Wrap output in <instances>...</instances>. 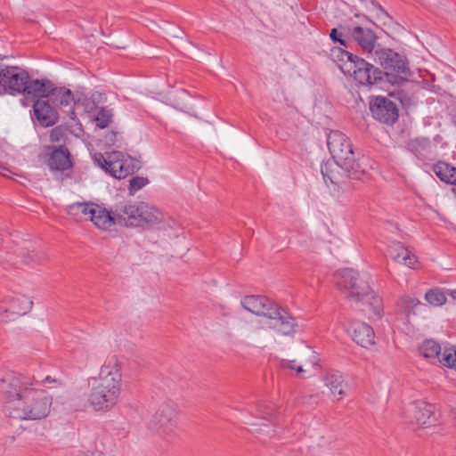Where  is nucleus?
I'll return each mask as SVG.
<instances>
[{"mask_svg":"<svg viewBox=\"0 0 456 456\" xmlns=\"http://www.w3.org/2000/svg\"><path fill=\"white\" fill-rule=\"evenodd\" d=\"M33 378L9 370H0V395L6 416L19 421H39L51 412L53 397L36 387Z\"/></svg>","mask_w":456,"mask_h":456,"instance_id":"1","label":"nucleus"},{"mask_svg":"<svg viewBox=\"0 0 456 456\" xmlns=\"http://www.w3.org/2000/svg\"><path fill=\"white\" fill-rule=\"evenodd\" d=\"M121 388V364L113 355L104 362L98 377L93 379L87 403L95 411H109L118 403Z\"/></svg>","mask_w":456,"mask_h":456,"instance_id":"2","label":"nucleus"},{"mask_svg":"<svg viewBox=\"0 0 456 456\" xmlns=\"http://www.w3.org/2000/svg\"><path fill=\"white\" fill-rule=\"evenodd\" d=\"M334 282L345 297L352 304H365L370 319H379L383 314V304L374 294L367 274H360L354 269H342L335 273Z\"/></svg>","mask_w":456,"mask_h":456,"instance_id":"3","label":"nucleus"},{"mask_svg":"<svg viewBox=\"0 0 456 456\" xmlns=\"http://www.w3.org/2000/svg\"><path fill=\"white\" fill-rule=\"evenodd\" d=\"M240 304L242 307L265 320L263 325L285 337H293L297 333V322L286 309L264 296H246Z\"/></svg>","mask_w":456,"mask_h":456,"instance_id":"4","label":"nucleus"},{"mask_svg":"<svg viewBox=\"0 0 456 456\" xmlns=\"http://www.w3.org/2000/svg\"><path fill=\"white\" fill-rule=\"evenodd\" d=\"M118 213V225L126 227L151 229L164 219L161 211L144 201L120 203Z\"/></svg>","mask_w":456,"mask_h":456,"instance_id":"5","label":"nucleus"},{"mask_svg":"<svg viewBox=\"0 0 456 456\" xmlns=\"http://www.w3.org/2000/svg\"><path fill=\"white\" fill-rule=\"evenodd\" d=\"M327 145L334 163L340 167L349 178L360 180L362 171L360 165L355 162L352 144L346 134L338 130L330 131L327 135Z\"/></svg>","mask_w":456,"mask_h":456,"instance_id":"6","label":"nucleus"},{"mask_svg":"<svg viewBox=\"0 0 456 456\" xmlns=\"http://www.w3.org/2000/svg\"><path fill=\"white\" fill-rule=\"evenodd\" d=\"M93 159L106 173L117 179L126 178L138 169L135 160L130 157H125L120 151H112L107 153V156L94 153Z\"/></svg>","mask_w":456,"mask_h":456,"instance_id":"7","label":"nucleus"},{"mask_svg":"<svg viewBox=\"0 0 456 456\" xmlns=\"http://www.w3.org/2000/svg\"><path fill=\"white\" fill-rule=\"evenodd\" d=\"M33 301L22 294H8L0 300V322L15 321L30 312Z\"/></svg>","mask_w":456,"mask_h":456,"instance_id":"8","label":"nucleus"},{"mask_svg":"<svg viewBox=\"0 0 456 456\" xmlns=\"http://www.w3.org/2000/svg\"><path fill=\"white\" fill-rule=\"evenodd\" d=\"M319 362L317 354L309 346H305L299 354L298 360L282 359L280 366L282 369L295 370L296 376L299 379H306L319 369Z\"/></svg>","mask_w":456,"mask_h":456,"instance_id":"9","label":"nucleus"},{"mask_svg":"<svg viewBox=\"0 0 456 456\" xmlns=\"http://www.w3.org/2000/svg\"><path fill=\"white\" fill-rule=\"evenodd\" d=\"M40 159L53 173L64 174L73 167L71 154L66 146L45 145L39 155Z\"/></svg>","mask_w":456,"mask_h":456,"instance_id":"10","label":"nucleus"},{"mask_svg":"<svg viewBox=\"0 0 456 456\" xmlns=\"http://www.w3.org/2000/svg\"><path fill=\"white\" fill-rule=\"evenodd\" d=\"M28 73L16 66H5L0 69V95L16 94L26 91Z\"/></svg>","mask_w":456,"mask_h":456,"instance_id":"11","label":"nucleus"},{"mask_svg":"<svg viewBox=\"0 0 456 456\" xmlns=\"http://www.w3.org/2000/svg\"><path fill=\"white\" fill-rule=\"evenodd\" d=\"M178 408L174 403L162 404L149 422V428L161 435L172 434L177 426Z\"/></svg>","mask_w":456,"mask_h":456,"instance_id":"12","label":"nucleus"},{"mask_svg":"<svg viewBox=\"0 0 456 456\" xmlns=\"http://www.w3.org/2000/svg\"><path fill=\"white\" fill-rule=\"evenodd\" d=\"M405 418L413 428H429L437 421L435 406L425 401L412 402L407 409Z\"/></svg>","mask_w":456,"mask_h":456,"instance_id":"13","label":"nucleus"},{"mask_svg":"<svg viewBox=\"0 0 456 456\" xmlns=\"http://www.w3.org/2000/svg\"><path fill=\"white\" fill-rule=\"evenodd\" d=\"M381 71L362 58H356L350 72L345 73L353 77L362 86H372L381 79Z\"/></svg>","mask_w":456,"mask_h":456,"instance_id":"14","label":"nucleus"},{"mask_svg":"<svg viewBox=\"0 0 456 456\" xmlns=\"http://www.w3.org/2000/svg\"><path fill=\"white\" fill-rule=\"evenodd\" d=\"M375 61L385 69L402 74L410 75V69L405 60L391 49H380L374 52Z\"/></svg>","mask_w":456,"mask_h":456,"instance_id":"15","label":"nucleus"},{"mask_svg":"<svg viewBox=\"0 0 456 456\" xmlns=\"http://www.w3.org/2000/svg\"><path fill=\"white\" fill-rule=\"evenodd\" d=\"M370 109L373 118L379 122L392 125L398 118L396 105L386 97H375L370 103Z\"/></svg>","mask_w":456,"mask_h":456,"instance_id":"16","label":"nucleus"},{"mask_svg":"<svg viewBox=\"0 0 456 456\" xmlns=\"http://www.w3.org/2000/svg\"><path fill=\"white\" fill-rule=\"evenodd\" d=\"M118 205L114 207L112 211L95 205L90 216V220L96 227L102 230H110L114 225L118 224Z\"/></svg>","mask_w":456,"mask_h":456,"instance_id":"17","label":"nucleus"},{"mask_svg":"<svg viewBox=\"0 0 456 456\" xmlns=\"http://www.w3.org/2000/svg\"><path fill=\"white\" fill-rule=\"evenodd\" d=\"M353 340L362 347L368 348L375 344L373 329L362 322H354L347 330Z\"/></svg>","mask_w":456,"mask_h":456,"instance_id":"18","label":"nucleus"},{"mask_svg":"<svg viewBox=\"0 0 456 456\" xmlns=\"http://www.w3.org/2000/svg\"><path fill=\"white\" fill-rule=\"evenodd\" d=\"M350 34L354 41L364 53L367 54H371L373 53L375 50L377 37L370 28L356 26L350 30Z\"/></svg>","mask_w":456,"mask_h":456,"instance_id":"19","label":"nucleus"},{"mask_svg":"<svg viewBox=\"0 0 456 456\" xmlns=\"http://www.w3.org/2000/svg\"><path fill=\"white\" fill-rule=\"evenodd\" d=\"M36 118L42 126H53L58 120L56 110L45 100H37L33 104Z\"/></svg>","mask_w":456,"mask_h":456,"instance_id":"20","label":"nucleus"},{"mask_svg":"<svg viewBox=\"0 0 456 456\" xmlns=\"http://www.w3.org/2000/svg\"><path fill=\"white\" fill-rule=\"evenodd\" d=\"M389 255L397 262L413 268L417 263V256L409 248L404 247L401 242H394L389 247Z\"/></svg>","mask_w":456,"mask_h":456,"instance_id":"21","label":"nucleus"},{"mask_svg":"<svg viewBox=\"0 0 456 456\" xmlns=\"http://www.w3.org/2000/svg\"><path fill=\"white\" fill-rule=\"evenodd\" d=\"M324 385L330 389L333 395L341 398L345 395L346 382L342 373L338 370H329L322 377Z\"/></svg>","mask_w":456,"mask_h":456,"instance_id":"22","label":"nucleus"},{"mask_svg":"<svg viewBox=\"0 0 456 456\" xmlns=\"http://www.w3.org/2000/svg\"><path fill=\"white\" fill-rule=\"evenodd\" d=\"M54 90L53 84L45 79H34L32 80L28 76L26 85V91L23 93L36 97H49Z\"/></svg>","mask_w":456,"mask_h":456,"instance_id":"23","label":"nucleus"},{"mask_svg":"<svg viewBox=\"0 0 456 456\" xmlns=\"http://www.w3.org/2000/svg\"><path fill=\"white\" fill-rule=\"evenodd\" d=\"M331 56L344 74L351 71L352 65L355 62L356 58H359L357 55L340 47L333 48L331 50Z\"/></svg>","mask_w":456,"mask_h":456,"instance_id":"24","label":"nucleus"},{"mask_svg":"<svg viewBox=\"0 0 456 456\" xmlns=\"http://www.w3.org/2000/svg\"><path fill=\"white\" fill-rule=\"evenodd\" d=\"M419 354L431 362H439L442 360L441 346L433 339H426L419 347Z\"/></svg>","mask_w":456,"mask_h":456,"instance_id":"25","label":"nucleus"},{"mask_svg":"<svg viewBox=\"0 0 456 456\" xmlns=\"http://www.w3.org/2000/svg\"><path fill=\"white\" fill-rule=\"evenodd\" d=\"M398 306L405 314H418L426 311V305L417 297L405 295L401 297Z\"/></svg>","mask_w":456,"mask_h":456,"instance_id":"26","label":"nucleus"},{"mask_svg":"<svg viewBox=\"0 0 456 456\" xmlns=\"http://www.w3.org/2000/svg\"><path fill=\"white\" fill-rule=\"evenodd\" d=\"M432 169L442 182L456 185V167L446 162L439 161L433 166Z\"/></svg>","mask_w":456,"mask_h":456,"instance_id":"27","label":"nucleus"},{"mask_svg":"<svg viewBox=\"0 0 456 456\" xmlns=\"http://www.w3.org/2000/svg\"><path fill=\"white\" fill-rule=\"evenodd\" d=\"M94 206V204L76 202L68 207V213L78 219H90Z\"/></svg>","mask_w":456,"mask_h":456,"instance_id":"28","label":"nucleus"},{"mask_svg":"<svg viewBox=\"0 0 456 456\" xmlns=\"http://www.w3.org/2000/svg\"><path fill=\"white\" fill-rule=\"evenodd\" d=\"M53 101L61 106H70L74 102L73 94L69 89L56 88L51 94Z\"/></svg>","mask_w":456,"mask_h":456,"instance_id":"29","label":"nucleus"},{"mask_svg":"<svg viewBox=\"0 0 456 456\" xmlns=\"http://www.w3.org/2000/svg\"><path fill=\"white\" fill-rule=\"evenodd\" d=\"M256 416L259 419L273 422L276 418L274 406L267 403H260L256 405Z\"/></svg>","mask_w":456,"mask_h":456,"instance_id":"30","label":"nucleus"},{"mask_svg":"<svg viewBox=\"0 0 456 456\" xmlns=\"http://www.w3.org/2000/svg\"><path fill=\"white\" fill-rule=\"evenodd\" d=\"M425 299L433 306H441L446 302V296L439 289H431L426 292Z\"/></svg>","mask_w":456,"mask_h":456,"instance_id":"31","label":"nucleus"},{"mask_svg":"<svg viewBox=\"0 0 456 456\" xmlns=\"http://www.w3.org/2000/svg\"><path fill=\"white\" fill-rule=\"evenodd\" d=\"M112 111L106 108H101L95 117L96 126L100 128H105L109 126V125L112 121Z\"/></svg>","mask_w":456,"mask_h":456,"instance_id":"32","label":"nucleus"},{"mask_svg":"<svg viewBox=\"0 0 456 456\" xmlns=\"http://www.w3.org/2000/svg\"><path fill=\"white\" fill-rule=\"evenodd\" d=\"M440 363L456 370V347L445 348L442 354Z\"/></svg>","mask_w":456,"mask_h":456,"instance_id":"33","label":"nucleus"},{"mask_svg":"<svg viewBox=\"0 0 456 456\" xmlns=\"http://www.w3.org/2000/svg\"><path fill=\"white\" fill-rule=\"evenodd\" d=\"M428 146L429 141L425 138H417L410 141L408 143V149L416 155L422 154V152L426 151Z\"/></svg>","mask_w":456,"mask_h":456,"instance_id":"34","label":"nucleus"},{"mask_svg":"<svg viewBox=\"0 0 456 456\" xmlns=\"http://www.w3.org/2000/svg\"><path fill=\"white\" fill-rule=\"evenodd\" d=\"M149 183V179L142 176H134L129 180V195H134L135 192L142 189Z\"/></svg>","mask_w":456,"mask_h":456,"instance_id":"35","label":"nucleus"},{"mask_svg":"<svg viewBox=\"0 0 456 456\" xmlns=\"http://www.w3.org/2000/svg\"><path fill=\"white\" fill-rule=\"evenodd\" d=\"M51 142H60L65 137V129L61 126H55L50 133Z\"/></svg>","mask_w":456,"mask_h":456,"instance_id":"36","label":"nucleus"},{"mask_svg":"<svg viewBox=\"0 0 456 456\" xmlns=\"http://www.w3.org/2000/svg\"><path fill=\"white\" fill-rule=\"evenodd\" d=\"M332 166H333V163L326 162L325 164L322 165V167H321V172H322V176L326 182H327V180H330V183H335L336 177L333 175V172L331 170Z\"/></svg>","mask_w":456,"mask_h":456,"instance_id":"37","label":"nucleus"},{"mask_svg":"<svg viewBox=\"0 0 456 456\" xmlns=\"http://www.w3.org/2000/svg\"><path fill=\"white\" fill-rule=\"evenodd\" d=\"M42 258H43L42 255H40L37 252L31 251V252L28 253V255L25 256L24 261L27 264L39 263L42 260Z\"/></svg>","mask_w":456,"mask_h":456,"instance_id":"38","label":"nucleus"},{"mask_svg":"<svg viewBox=\"0 0 456 456\" xmlns=\"http://www.w3.org/2000/svg\"><path fill=\"white\" fill-rule=\"evenodd\" d=\"M330 37L334 42H338L341 45L346 47V41L341 38V34H338L337 28L331 29Z\"/></svg>","mask_w":456,"mask_h":456,"instance_id":"39","label":"nucleus"},{"mask_svg":"<svg viewBox=\"0 0 456 456\" xmlns=\"http://www.w3.org/2000/svg\"><path fill=\"white\" fill-rule=\"evenodd\" d=\"M264 427L266 428V429H263V428H259V429H256V431L258 433H265L266 434L267 436L269 437H273L275 436V430L273 428H271L268 425L266 424H264Z\"/></svg>","mask_w":456,"mask_h":456,"instance_id":"40","label":"nucleus"},{"mask_svg":"<svg viewBox=\"0 0 456 456\" xmlns=\"http://www.w3.org/2000/svg\"><path fill=\"white\" fill-rule=\"evenodd\" d=\"M78 456H106V455L104 453H102V452L94 451V452H90V455H87L86 453L83 452L81 455H78Z\"/></svg>","mask_w":456,"mask_h":456,"instance_id":"41","label":"nucleus"},{"mask_svg":"<svg viewBox=\"0 0 456 456\" xmlns=\"http://www.w3.org/2000/svg\"><path fill=\"white\" fill-rule=\"evenodd\" d=\"M448 294L456 302V289L448 290Z\"/></svg>","mask_w":456,"mask_h":456,"instance_id":"42","label":"nucleus"},{"mask_svg":"<svg viewBox=\"0 0 456 456\" xmlns=\"http://www.w3.org/2000/svg\"><path fill=\"white\" fill-rule=\"evenodd\" d=\"M44 382H56V380L55 379H52L51 377L47 376L45 379Z\"/></svg>","mask_w":456,"mask_h":456,"instance_id":"43","label":"nucleus"}]
</instances>
